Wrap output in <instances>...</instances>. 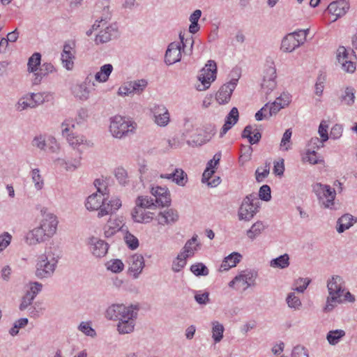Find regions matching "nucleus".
<instances>
[{
  "label": "nucleus",
  "mask_w": 357,
  "mask_h": 357,
  "mask_svg": "<svg viewBox=\"0 0 357 357\" xmlns=\"http://www.w3.org/2000/svg\"><path fill=\"white\" fill-rule=\"evenodd\" d=\"M242 259V255L236 252H234L225 257L222 262L220 268H234Z\"/></svg>",
  "instance_id": "obj_34"
},
{
  "label": "nucleus",
  "mask_w": 357,
  "mask_h": 357,
  "mask_svg": "<svg viewBox=\"0 0 357 357\" xmlns=\"http://www.w3.org/2000/svg\"><path fill=\"white\" fill-rule=\"evenodd\" d=\"M314 190L319 197V199L322 200V204L325 208H331L333 206L336 194L333 188L328 185L317 183L314 186Z\"/></svg>",
  "instance_id": "obj_9"
},
{
  "label": "nucleus",
  "mask_w": 357,
  "mask_h": 357,
  "mask_svg": "<svg viewBox=\"0 0 357 357\" xmlns=\"http://www.w3.org/2000/svg\"><path fill=\"white\" fill-rule=\"evenodd\" d=\"M310 280L309 278H299L296 280H295L294 284L296 287L294 289V291L303 293L304 291L307 289V286L310 282Z\"/></svg>",
  "instance_id": "obj_55"
},
{
  "label": "nucleus",
  "mask_w": 357,
  "mask_h": 357,
  "mask_svg": "<svg viewBox=\"0 0 357 357\" xmlns=\"http://www.w3.org/2000/svg\"><path fill=\"white\" fill-rule=\"evenodd\" d=\"M224 326L218 321L213 322V338L215 342H219L223 337Z\"/></svg>",
  "instance_id": "obj_50"
},
{
  "label": "nucleus",
  "mask_w": 357,
  "mask_h": 357,
  "mask_svg": "<svg viewBox=\"0 0 357 357\" xmlns=\"http://www.w3.org/2000/svg\"><path fill=\"white\" fill-rule=\"evenodd\" d=\"M345 335V332L341 329L330 331L326 335V339L331 345H336Z\"/></svg>",
  "instance_id": "obj_42"
},
{
  "label": "nucleus",
  "mask_w": 357,
  "mask_h": 357,
  "mask_svg": "<svg viewBox=\"0 0 357 357\" xmlns=\"http://www.w3.org/2000/svg\"><path fill=\"white\" fill-rule=\"evenodd\" d=\"M265 229V226L261 221H257L247 231V236L252 241L258 237Z\"/></svg>",
  "instance_id": "obj_36"
},
{
  "label": "nucleus",
  "mask_w": 357,
  "mask_h": 357,
  "mask_svg": "<svg viewBox=\"0 0 357 357\" xmlns=\"http://www.w3.org/2000/svg\"><path fill=\"white\" fill-rule=\"evenodd\" d=\"M125 305L123 304H113L109 306L106 310V317L110 320H117L121 310H124Z\"/></svg>",
  "instance_id": "obj_37"
},
{
  "label": "nucleus",
  "mask_w": 357,
  "mask_h": 357,
  "mask_svg": "<svg viewBox=\"0 0 357 357\" xmlns=\"http://www.w3.org/2000/svg\"><path fill=\"white\" fill-rule=\"evenodd\" d=\"M353 225V216L349 214H345L341 216L337 221V231L342 233L349 229Z\"/></svg>",
  "instance_id": "obj_33"
},
{
  "label": "nucleus",
  "mask_w": 357,
  "mask_h": 357,
  "mask_svg": "<svg viewBox=\"0 0 357 357\" xmlns=\"http://www.w3.org/2000/svg\"><path fill=\"white\" fill-rule=\"evenodd\" d=\"M81 152H79V156L74 159L57 158L55 160L57 165L63 167L66 171L73 172L81 165Z\"/></svg>",
  "instance_id": "obj_26"
},
{
  "label": "nucleus",
  "mask_w": 357,
  "mask_h": 357,
  "mask_svg": "<svg viewBox=\"0 0 357 357\" xmlns=\"http://www.w3.org/2000/svg\"><path fill=\"white\" fill-rule=\"evenodd\" d=\"M271 188L268 185H262L259 190V197L265 202H268L271 199Z\"/></svg>",
  "instance_id": "obj_61"
},
{
  "label": "nucleus",
  "mask_w": 357,
  "mask_h": 357,
  "mask_svg": "<svg viewBox=\"0 0 357 357\" xmlns=\"http://www.w3.org/2000/svg\"><path fill=\"white\" fill-rule=\"evenodd\" d=\"M89 245L92 254L97 257L105 256L109 248L107 243L95 237L90 238Z\"/></svg>",
  "instance_id": "obj_18"
},
{
  "label": "nucleus",
  "mask_w": 357,
  "mask_h": 357,
  "mask_svg": "<svg viewBox=\"0 0 357 357\" xmlns=\"http://www.w3.org/2000/svg\"><path fill=\"white\" fill-rule=\"evenodd\" d=\"M129 264L130 268H144L145 261L142 255L135 254L130 258Z\"/></svg>",
  "instance_id": "obj_54"
},
{
  "label": "nucleus",
  "mask_w": 357,
  "mask_h": 357,
  "mask_svg": "<svg viewBox=\"0 0 357 357\" xmlns=\"http://www.w3.org/2000/svg\"><path fill=\"white\" fill-rule=\"evenodd\" d=\"M68 126L66 123H62V135L66 137L68 142L73 149H78L79 146L86 142V139L82 135H75L74 133H68L70 128Z\"/></svg>",
  "instance_id": "obj_21"
},
{
  "label": "nucleus",
  "mask_w": 357,
  "mask_h": 357,
  "mask_svg": "<svg viewBox=\"0 0 357 357\" xmlns=\"http://www.w3.org/2000/svg\"><path fill=\"white\" fill-rule=\"evenodd\" d=\"M295 35L289 33L282 40L281 49L285 52H291L296 47L303 44V39L298 40L296 39Z\"/></svg>",
  "instance_id": "obj_25"
},
{
  "label": "nucleus",
  "mask_w": 357,
  "mask_h": 357,
  "mask_svg": "<svg viewBox=\"0 0 357 357\" xmlns=\"http://www.w3.org/2000/svg\"><path fill=\"white\" fill-rule=\"evenodd\" d=\"M35 105L31 99V94H26L21 98L17 102V109L22 111L27 108H34Z\"/></svg>",
  "instance_id": "obj_49"
},
{
  "label": "nucleus",
  "mask_w": 357,
  "mask_h": 357,
  "mask_svg": "<svg viewBox=\"0 0 357 357\" xmlns=\"http://www.w3.org/2000/svg\"><path fill=\"white\" fill-rule=\"evenodd\" d=\"M179 38L182 44L183 52L185 54H191L192 52V47L194 44L192 37L189 36L188 38H185L184 36L181 33H180Z\"/></svg>",
  "instance_id": "obj_45"
},
{
  "label": "nucleus",
  "mask_w": 357,
  "mask_h": 357,
  "mask_svg": "<svg viewBox=\"0 0 357 357\" xmlns=\"http://www.w3.org/2000/svg\"><path fill=\"white\" fill-rule=\"evenodd\" d=\"M241 137L248 139L251 145L257 144L261 138V133L257 130V128H254L252 126L248 125L243 129Z\"/></svg>",
  "instance_id": "obj_27"
},
{
  "label": "nucleus",
  "mask_w": 357,
  "mask_h": 357,
  "mask_svg": "<svg viewBox=\"0 0 357 357\" xmlns=\"http://www.w3.org/2000/svg\"><path fill=\"white\" fill-rule=\"evenodd\" d=\"M58 263V257H55L51 252H46L38 257V268H54Z\"/></svg>",
  "instance_id": "obj_24"
},
{
  "label": "nucleus",
  "mask_w": 357,
  "mask_h": 357,
  "mask_svg": "<svg viewBox=\"0 0 357 357\" xmlns=\"http://www.w3.org/2000/svg\"><path fill=\"white\" fill-rule=\"evenodd\" d=\"M134 90V93L137 94H140L147 86L148 82L146 79H137L132 81Z\"/></svg>",
  "instance_id": "obj_59"
},
{
  "label": "nucleus",
  "mask_w": 357,
  "mask_h": 357,
  "mask_svg": "<svg viewBox=\"0 0 357 357\" xmlns=\"http://www.w3.org/2000/svg\"><path fill=\"white\" fill-rule=\"evenodd\" d=\"M349 8V3L346 0H337L331 2L327 10L328 12L335 15V18L333 21H335L337 18L344 15Z\"/></svg>",
  "instance_id": "obj_16"
},
{
  "label": "nucleus",
  "mask_w": 357,
  "mask_h": 357,
  "mask_svg": "<svg viewBox=\"0 0 357 357\" xmlns=\"http://www.w3.org/2000/svg\"><path fill=\"white\" fill-rule=\"evenodd\" d=\"M41 54L38 52L33 53L29 59L27 63V70L29 73H35L40 66Z\"/></svg>",
  "instance_id": "obj_41"
},
{
  "label": "nucleus",
  "mask_w": 357,
  "mask_h": 357,
  "mask_svg": "<svg viewBox=\"0 0 357 357\" xmlns=\"http://www.w3.org/2000/svg\"><path fill=\"white\" fill-rule=\"evenodd\" d=\"M113 70L112 65L108 63L100 67V70L95 75V79L99 82H105L108 80Z\"/></svg>",
  "instance_id": "obj_35"
},
{
  "label": "nucleus",
  "mask_w": 357,
  "mask_h": 357,
  "mask_svg": "<svg viewBox=\"0 0 357 357\" xmlns=\"http://www.w3.org/2000/svg\"><path fill=\"white\" fill-rule=\"evenodd\" d=\"M292 132L291 129L289 128L285 130L284 133L283 134V136L282 137L281 142H280V149L282 151H288L291 148V137Z\"/></svg>",
  "instance_id": "obj_51"
},
{
  "label": "nucleus",
  "mask_w": 357,
  "mask_h": 357,
  "mask_svg": "<svg viewBox=\"0 0 357 357\" xmlns=\"http://www.w3.org/2000/svg\"><path fill=\"white\" fill-rule=\"evenodd\" d=\"M155 122L160 127L166 126L170 120L169 113L167 107L162 105H156L153 108Z\"/></svg>",
  "instance_id": "obj_17"
},
{
  "label": "nucleus",
  "mask_w": 357,
  "mask_h": 357,
  "mask_svg": "<svg viewBox=\"0 0 357 357\" xmlns=\"http://www.w3.org/2000/svg\"><path fill=\"white\" fill-rule=\"evenodd\" d=\"M289 102L288 94H282L278 97L271 105H268V117L276 114L282 108H284Z\"/></svg>",
  "instance_id": "obj_28"
},
{
  "label": "nucleus",
  "mask_w": 357,
  "mask_h": 357,
  "mask_svg": "<svg viewBox=\"0 0 357 357\" xmlns=\"http://www.w3.org/2000/svg\"><path fill=\"white\" fill-rule=\"evenodd\" d=\"M328 296L326 299L325 312L332 311L337 304L342 303V296L344 291L343 279L339 275H333L327 282Z\"/></svg>",
  "instance_id": "obj_1"
},
{
  "label": "nucleus",
  "mask_w": 357,
  "mask_h": 357,
  "mask_svg": "<svg viewBox=\"0 0 357 357\" xmlns=\"http://www.w3.org/2000/svg\"><path fill=\"white\" fill-rule=\"evenodd\" d=\"M47 209H42V219L40 220L39 225L44 228L51 237H52L56 231L58 220L55 215L52 213H47Z\"/></svg>",
  "instance_id": "obj_10"
},
{
  "label": "nucleus",
  "mask_w": 357,
  "mask_h": 357,
  "mask_svg": "<svg viewBox=\"0 0 357 357\" xmlns=\"http://www.w3.org/2000/svg\"><path fill=\"white\" fill-rule=\"evenodd\" d=\"M103 196L98 192L93 193L89 196L86 202V207L90 211H101V208L103 207V204H106L107 198L102 197Z\"/></svg>",
  "instance_id": "obj_22"
},
{
  "label": "nucleus",
  "mask_w": 357,
  "mask_h": 357,
  "mask_svg": "<svg viewBox=\"0 0 357 357\" xmlns=\"http://www.w3.org/2000/svg\"><path fill=\"white\" fill-rule=\"evenodd\" d=\"M202 15V11L199 9L195 10L190 16V21L191 24L189 26V32L191 33H196L199 31L200 26L198 21Z\"/></svg>",
  "instance_id": "obj_40"
},
{
  "label": "nucleus",
  "mask_w": 357,
  "mask_h": 357,
  "mask_svg": "<svg viewBox=\"0 0 357 357\" xmlns=\"http://www.w3.org/2000/svg\"><path fill=\"white\" fill-rule=\"evenodd\" d=\"M216 73V63L213 60H209L199 73L197 79L200 84L196 86L197 90L202 91L208 89L211 82L215 79Z\"/></svg>",
  "instance_id": "obj_5"
},
{
  "label": "nucleus",
  "mask_w": 357,
  "mask_h": 357,
  "mask_svg": "<svg viewBox=\"0 0 357 357\" xmlns=\"http://www.w3.org/2000/svg\"><path fill=\"white\" fill-rule=\"evenodd\" d=\"M43 288L42 284L38 282H30L29 283V289L26 291V294H30L31 297L33 299L41 291Z\"/></svg>",
  "instance_id": "obj_53"
},
{
  "label": "nucleus",
  "mask_w": 357,
  "mask_h": 357,
  "mask_svg": "<svg viewBox=\"0 0 357 357\" xmlns=\"http://www.w3.org/2000/svg\"><path fill=\"white\" fill-rule=\"evenodd\" d=\"M257 272L255 269H243L229 282V287L236 290H246L254 285Z\"/></svg>",
  "instance_id": "obj_4"
},
{
  "label": "nucleus",
  "mask_w": 357,
  "mask_h": 357,
  "mask_svg": "<svg viewBox=\"0 0 357 357\" xmlns=\"http://www.w3.org/2000/svg\"><path fill=\"white\" fill-rule=\"evenodd\" d=\"M286 301L290 308L298 310L301 306V301L300 298L295 295L294 292L288 294Z\"/></svg>",
  "instance_id": "obj_52"
},
{
  "label": "nucleus",
  "mask_w": 357,
  "mask_h": 357,
  "mask_svg": "<svg viewBox=\"0 0 357 357\" xmlns=\"http://www.w3.org/2000/svg\"><path fill=\"white\" fill-rule=\"evenodd\" d=\"M119 35L116 24H112L102 29L96 36V44L107 43L109 40L116 38Z\"/></svg>",
  "instance_id": "obj_14"
},
{
  "label": "nucleus",
  "mask_w": 357,
  "mask_h": 357,
  "mask_svg": "<svg viewBox=\"0 0 357 357\" xmlns=\"http://www.w3.org/2000/svg\"><path fill=\"white\" fill-rule=\"evenodd\" d=\"M154 202V199L148 196H139L135 201L136 206L142 208H151L155 206Z\"/></svg>",
  "instance_id": "obj_48"
},
{
  "label": "nucleus",
  "mask_w": 357,
  "mask_h": 357,
  "mask_svg": "<svg viewBox=\"0 0 357 357\" xmlns=\"http://www.w3.org/2000/svg\"><path fill=\"white\" fill-rule=\"evenodd\" d=\"M340 100L347 105H351L355 100V89L348 86L340 96Z\"/></svg>",
  "instance_id": "obj_46"
},
{
  "label": "nucleus",
  "mask_w": 357,
  "mask_h": 357,
  "mask_svg": "<svg viewBox=\"0 0 357 357\" xmlns=\"http://www.w3.org/2000/svg\"><path fill=\"white\" fill-rule=\"evenodd\" d=\"M181 59V46L178 43H171L165 53V61L167 65H172L180 61Z\"/></svg>",
  "instance_id": "obj_15"
},
{
  "label": "nucleus",
  "mask_w": 357,
  "mask_h": 357,
  "mask_svg": "<svg viewBox=\"0 0 357 357\" xmlns=\"http://www.w3.org/2000/svg\"><path fill=\"white\" fill-rule=\"evenodd\" d=\"M50 238L52 237L45 231L44 228L38 225L27 233L26 241L29 245H36L48 241Z\"/></svg>",
  "instance_id": "obj_12"
},
{
  "label": "nucleus",
  "mask_w": 357,
  "mask_h": 357,
  "mask_svg": "<svg viewBox=\"0 0 357 357\" xmlns=\"http://www.w3.org/2000/svg\"><path fill=\"white\" fill-rule=\"evenodd\" d=\"M135 326V319H129L119 321L117 324V331L120 334L130 333L134 331Z\"/></svg>",
  "instance_id": "obj_39"
},
{
  "label": "nucleus",
  "mask_w": 357,
  "mask_h": 357,
  "mask_svg": "<svg viewBox=\"0 0 357 357\" xmlns=\"http://www.w3.org/2000/svg\"><path fill=\"white\" fill-rule=\"evenodd\" d=\"M94 185L97 188V192L102 196L107 195L109 193L107 187L104 180L100 178L94 181Z\"/></svg>",
  "instance_id": "obj_63"
},
{
  "label": "nucleus",
  "mask_w": 357,
  "mask_h": 357,
  "mask_svg": "<svg viewBox=\"0 0 357 357\" xmlns=\"http://www.w3.org/2000/svg\"><path fill=\"white\" fill-rule=\"evenodd\" d=\"M55 70L54 66L51 63H44L35 73H33L32 84L38 85L40 84L43 78L48 74Z\"/></svg>",
  "instance_id": "obj_20"
},
{
  "label": "nucleus",
  "mask_w": 357,
  "mask_h": 357,
  "mask_svg": "<svg viewBox=\"0 0 357 357\" xmlns=\"http://www.w3.org/2000/svg\"><path fill=\"white\" fill-rule=\"evenodd\" d=\"M132 88L133 86L132 81L126 82L119 89L118 93L121 96H130L131 94H135Z\"/></svg>",
  "instance_id": "obj_64"
},
{
  "label": "nucleus",
  "mask_w": 357,
  "mask_h": 357,
  "mask_svg": "<svg viewBox=\"0 0 357 357\" xmlns=\"http://www.w3.org/2000/svg\"><path fill=\"white\" fill-rule=\"evenodd\" d=\"M270 172V164L266 163L263 171H260V168H257L255 172V178L257 182L260 183L263 181V180L266 178Z\"/></svg>",
  "instance_id": "obj_60"
},
{
  "label": "nucleus",
  "mask_w": 357,
  "mask_h": 357,
  "mask_svg": "<svg viewBox=\"0 0 357 357\" xmlns=\"http://www.w3.org/2000/svg\"><path fill=\"white\" fill-rule=\"evenodd\" d=\"M320 158L321 157L317 155L316 151L307 149L304 160L309 162L310 164L315 165L323 161Z\"/></svg>",
  "instance_id": "obj_56"
},
{
  "label": "nucleus",
  "mask_w": 357,
  "mask_h": 357,
  "mask_svg": "<svg viewBox=\"0 0 357 357\" xmlns=\"http://www.w3.org/2000/svg\"><path fill=\"white\" fill-rule=\"evenodd\" d=\"M232 74H235L236 77L232 76L231 80L223 84L215 95V99L219 104L227 103L231 96V94L235 89L240 75L236 70L232 71Z\"/></svg>",
  "instance_id": "obj_7"
},
{
  "label": "nucleus",
  "mask_w": 357,
  "mask_h": 357,
  "mask_svg": "<svg viewBox=\"0 0 357 357\" xmlns=\"http://www.w3.org/2000/svg\"><path fill=\"white\" fill-rule=\"evenodd\" d=\"M30 94L35 107L42 105L45 102H51L54 100V93L50 91L31 93Z\"/></svg>",
  "instance_id": "obj_31"
},
{
  "label": "nucleus",
  "mask_w": 357,
  "mask_h": 357,
  "mask_svg": "<svg viewBox=\"0 0 357 357\" xmlns=\"http://www.w3.org/2000/svg\"><path fill=\"white\" fill-rule=\"evenodd\" d=\"M276 69L273 63L266 67L264 73L263 80L261 82V89L263 91L268 94L272 91L276 86Z\"/></svg>",
  "instance_id": "obj_11"
},
{
  "label": "nucleus",
  "mask_w": 357,
  "mask_h": 357,
  "mask_svg": "<svg viewBox=\"0 0 357 357\" xmlns=\"http://www.w3.org/2000/svg\"><path fill=\"white\" fill-rule=\"evenodd\" d=\"M120 231L121 232L125 233V241L130 249L135 250L139 246L138 239L134 235H132L128 231V227L126 226H125L124 225H122L120 227Z\"/></svg>",
  "instance_id": "obj_38"
},
{
  "label": "nucleus",
  "mask_w": 357,
  "mask_h": 357,
  "mask_svg": "<svg viewBox=\"0 0 357 357\" xmlns=\"http://www.w3.org/2000/svg\"><path fill=\"white\" fill-rule=\"evenodd\" d=\"M337 60L341 64L342 69L347 73H354L356 70V63L352 61L354 57L356 59V55L354 50H351V55L344 46H340L337 50Z\"/></svg>",
  "instance_id": "obj_8"
},
{
  "label": "nucleus",
  "mask_w": 357,
  "mask_h": 357,
  "mask_svg": "<svg viewBox=\"0 0 357 357\" xmlns=\"http://www.w3.org/2000/svg\"><path fill=\"white\" fill-rule=\"evenodd\" d=\"M324 142H325L322 141V139L319 138L317 137H312L307 144V149L316 151V149H319L320 148L324 147Z\"/></svg>",
  "instance_id": "obj_62"
},
{
  "label": "nucleus",
  "mask_w": 357,
  "mask_h": 357,
  "mask_svg": "<svg viewBox=\"0 0 357 357\" xmlns=\"http://www.w3.org/2000/svg\"><path fill=\"white\" fill-rule=\"evenodd\" d=\"M121 206V202L119 198L110 200L109 202L103 204L101 211H98V217L102 218L106 215L112 214Z\"/></svg>",
  "instance_id": "obj_29"
},
{
  "label": "nucleus",
  "mask_w": 357,
  "mask_h": 357,
  "mask_svg": "<svg viewBox=\"0 0 357 357\" xmlns=\"http://www.w3.org/2000/svg\"><path fill=\"white\" fill-rule=\"evenodd\" d=\"M151 192L154 196V201L158 206L161 207L170 206L171 195L167 188L153 187Z\"/></svg>",
  "instance_id": "obj_13"
},
{
  "label": "nucleus",
  "mask_w": 357,
  "mask_h": 357,
  "mask_svg": "<svg viewBox=\"0 0 357 357\" xmlns=\"http://www.w3.org/2000/svg\"><path fill=\"white\" fill-rule=\"evenodd\" d=\"M178 211L174 208H169L162 212H160L156 216V220L159 225H172L178 220Z\"/></svg>",
  "instance_id": "obj_19"
},
{
  "label": "nucleus",
  "mask_w": 357,
  "mask_h": 357,
  "mask_svg": "<svg viewBox=\"0 0 357 357\" xmlns=\"http://www.w3.org/2000/svg\"><path fill=\"white\" fill-rule=\"evenodd\" d=\"M46 140L45 137L39 135L37 136H35L31 142V145L33 147H36L41 151H45L46 150Z\"/></svg>",
  "instance_id": "obj_58"
},
{
  "label": "nucleus",
  "mask_w": 357,
  "mask_h": 357,
  "mask_svg": "<svg viewBox=\"0 0 357 357\" xmlns=\"http://www.w3.org/2000/svg\"><path fill=\"white\" fill-rule=\"evenodd\" d=\"M72 47L70 45L66 44L63 46V52L61 53V61L63 67L66 70H72L74 66L73 59L75 58L73 54L71 52Z\"/></svg>",
  "instance_id": "obj_30"
},
{
  "label": "nucleus",
  "mask_w": 357,
  "mask_h": 357,
  "mask_svg": "<svg viewBox=\"0 0 357 357\" xmlns=\"http://www.w3.org/2000/svg\"><path fill=\"white\" fill-rule=\"evenodd\" d=\"M135 128L136 123L126 117L116 115L110 119L109 131L115 138L121 139L132 133Z\"/></svg>",
  "instance_id": "obj_2"
},
{
  "label": "nucleus",
  "mask_w": 357,
  "mask_h": 357,
  "mask_svg": "<svg viewBox=\"0 0 357 357\" xmlns=\"http://www.w3.org/2000/svg\"><path fill=\"white\" fill-rule=\"evenodd\" d=\"M139 309V305H130L128 307L125 306L124 310H121L123 313H121L117 320L121 321H123V319H136Z\"/></svg>",
  "instance_id": "obj_32"
},
{
  "label": "nucleus",
  "mask_w": 357,
  "mask_h": 357,
  "mask_svg": "<svg viewBox=\"0 0 357 357\" xmlns=\"http://www.w3.org/2000/svg\"><path fill=\"white\" fill-rule=\"evenodd\" d=\"M78 329L87 336L93 337L96 335L95 330L91 327L89 322H81L78 326Z\"/></svg>",
  "instance_id": "obj_57"
},
{
  "label": "nucleus",
  "mask_w": 357,
  "mask_h": 357,
  "mask_svg": "<svg viewBox=\"0 0 357 357\" xmlns=\"http://www.w3.org/2000/svg\"><path fill=\"white\" fill-rule=\"evenodd\" d=\"M31 180L36 190H41L45 185L44 179L40 174L38 169H33L31 171Z\"/></svg>",
  "instance_id": "obj_44"
},
{
  "label": "nucleus",
  "mask_w": 357,
  "mask_h": 357,
  "mask_svg": "<svg viewBox=\"0 0 357 357\" xmlns=\"http://www.w3.org/2000/svg\"><path fill=\"white\" fill-rule=\"evenodd\" d=\"M91 82L90 75L87 76L85 81L81 84H76L72 88V93L74 96L81 100H86L89 98L90 91L87 87V82Z\"/></svg>",
  "instance_id": "obj_23"
},
{
  "label": "nucleus",
  "mask_w": 357,
  "mask_h": 357,
  "mask_svg": "<svg viewBox=\"0 0 357 357\" xmlns=\"http://www.w3.org/2000/svg\"><path fill=\"white\" fill-rule=\"evenodd\" d=\"M258 199L254 194L247 195L243 200L238 211L239 220L250 221L258 212Z\"/></svg>",
  "instance_id": "obj_3"
},
{
  "label": "nucleus",
  "mask_w": 357,
  "mask_h": 357,
  "mask_svg": "<svg viewBox=\"0 0 357 357\" xmlns=\"http://www.w3.org/2000/svg\"><path fill=\"white\" fill-rule=\"evenodd\" d=\"M174 174L175 176L173 177V182L179 186H184L188 181L187 174L180 168H176L174 170Z\"/></svg>",
  "instance_id": "obj_47"
},
{
  "label": "nucleus",
  "mask_w": 357,
  "mask_h": 357,
  "mask_svg": "<svg viewBox=\"0 0 357 357\" xmlns=\"http://www.w3.org/2000/svg\"><path fill=\"white\" fill-rule=\"evenodd\" d=\"M289 265V257L287 254H284L280 257L272 259L270 261V266L273 268H287Z\"/></svg>",
  "instance_id": "obj_43"
},
{
  "label": "nucleus",
  "mask_w": 357,
  "mask_h": 357,
  "mask_svg": "<svg viewBox=\"0 0 357 357\" xmlns=\"http://www.w3.org/2000/svg\"><path fill=\"white\" fill-rule=\"evenodd\" d=\"M197 235L195 234L190 240H188L181 252L178 255L176 260L174 261V264L178 268H184L186 265V260L188 257L194 255L197 250Z\"/></svg>",
  "instance_id": "obj_6"
}]
</instances>
